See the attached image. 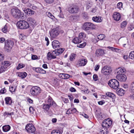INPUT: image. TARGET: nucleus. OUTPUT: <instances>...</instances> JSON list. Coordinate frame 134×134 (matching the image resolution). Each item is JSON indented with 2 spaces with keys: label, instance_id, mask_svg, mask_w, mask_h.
Listing matches in <instances>:
<instances>
[{
  "label": "nucleus",
  "instance_id": "nucleus-1",
  "mask_svg": "<svg viewBox=\"0 0 134 134\" xmlns=\"http://www.w3.org/2000/svg\"><path fill=\"white\" fill-rule=\"evenodd\" d=\"M112 123V120L109 118L104 120L102 123V128L101 129V132L107 134L111 126Z\"/></svg>",
  "mask_w": 134,
  "mask_h": 134
},
{
  "label": "nucleus",
  "instance_id": "nucleus-2",
  "mask_svg": "<svg viewBox=\"0 0 134 134\" xmlns=\"http://www.w3.org/2000/svg\"><path fill=\"white\" fill-rule=\"evenodd\" d=\"M11 14L13 17L17 19L21 18L24 17V13L21 12L20 10L17 8L12 9L11 10Z\"/></svg>",
  "mask_w": 134,
  "mask_h": 134
},
{
  "label": "nucleus",
  "instance_id": "nucleus-3",
  "mask_svg": "<svg viewBox=\"0 0 134 134\" xmlns=\"http://www.w3.org/2000/svg\"><path fill=\"white\" fill-rule=\"evenodd\" d=\"M16 26L18 28L22 29H26L29 27V23L24 20L18 21L17 23Z\"/></svg>",
  "mask_w": 134,
  "mask_h": 134
},
{
  "label": "nucleus",
  "instance_id": "nucleus-4",
  "mask_svg": "<svg viewBox=\"0 0 134 134\" xmlns=\"http://www.w3.org/2000/svg\"><path fill=\"white\" fill-rule=\"evenodd\" d=\"M41 93V88L37 86H33L30 90V93L33 96H36Z\"/></svg>",
  "mask_w": 134,
  "mask_h": 134
},
{
  "label": "nucleus",
  "instance_id": "nucleus-5",
  "mask_svg": "<svg viewBox=\"0 0 134 134\" xmlns=\"http://www.w3.org/2000/svg\"><path fill=\"white\" fill-rule=\"evenodd\" d=\"M60 33L59 30L57 28L51 29L49 32V34L51 39L55 38Z\"/></svg>",
  "mask_w": 134,
  "mask_h": 134
},
{
  "label": "nucleus",
  "instance_id": "nucleus-6",
  "mask_svg": "<svg viewBox=\"0 0 134 134\" xmlns=\"http://www.w3.org/2000/svg\"><path fill=\"white\" fill-rule=\"evenodd\" d=\"M0 65V72H3L6 71L8 67L11 65L10 62L9 61H5L2 62Z\"/></svg>",
  "mask_w": 134,
  "mask_h": 134
},
{
  "label": "nucleus",
  "instance_id": "nucleus-7",
  "mask_svg": "<svg viewBox=\"0 0 134 134\" xmlns=\"http://www.w3.org/2000/svg\"><path fill=\"white\" fill-rule=\"evenodd\" d=\"M109 85L114 89L118 88L119 86V82L116 79H112L110 80L108 83Z\"/></svg>",
  "mask_w": 134,
  "mask_h": 134
},
{
  "label": "nucleus",
  "instance_id": "nucleus-8",
  "mask_svg": "<svg viewBox=\"0 0 134 134\" xmlns=\"http://www.w3.org/2000/svg\"><path fill=\"white\" fill-rule=\"evenodd\" d=\"M14 44L13 41L10 40H8L5 43L4 49L6 51L9 52L12 48Z\"/></svg>",
  "mask_w": 134,
  "mask_h": 134
},
{
  "label": "nucleus",
  "instance_id": "nucleus-9",
  "mask_svg": "<svg viewBox=\"0 0 134 134\" xmlns=\"http://www.w3.org/2000/svg\"><path fill=\"white\" fill-rule=\"evenodd\" d=\"M79 11L78 7L75 4L71 5L68 8V11L71 13H77L79 12Z\"/></svg>",
  "mask_w": 134,
  "mask_h": 134
},
{
  "label": "nucleus",
  "instance_id": "nucleus-10",
  "mask_svg": "<svg viewBox=\"0 0 134 134\" xmlns=\"http://www.w3.org/2000/svg\"><path fill=\"white\" fill-rule=\"evenodd\" d=\"M83 27L84 30H88L94 29L95 28V26L91 23L86 22L84 24Z\"/></svg>",
  "mask_w": 134,
  "mask_h": 134
},
{
  "label": "nucleus",
  "instance_id": "nucleus-11",
  "mask_svg": "<svg viewBox=\"0 0 134 134\" xmlns=\"http://www.w3.org/2000/svg\"><path fill=\"white\" fill-rule=\"evenodd\" d=\"M111 67L109 66H106L102 68L101 72L104 75H108L111 73Z\"/></svg>",
  "mask_w": 134,
  "mask_h": 134
},
{
  "label": "nucleus",
  "instance_id": "nucleus-12",
  "mask_svg": "<svg viewBox=\"0 0 134 134\" xmlns=\"http://www.w3.org/2000/svg\"><path fill=\"white\" fill-rule=\"evenodd\" d=\"M25 129L28 132L34 133L35 131V128L32 124H28L26 126Z\"/></svg>",
  "mask_w": 134,
  "mask_h": 134
},
{
  "label": "nucleus",
  "instance_id": "nucleus-13",
  "mask_svg": "<svg viewBox=\"0 0 134 134\" xmlns=\"http://www.w3.org/2000/svg\"><path fill=\"white\" fill-rule=\"evenodd\" d=\"M56 54L54 51L52 52H48L47 54V58L48 60L54 59L56 58Z\"/></svg>",
  "mask_w": 134,
  "mask_h": 134
},
{
  "label": "nucleus",
  "instance_id": "nucleus-14",
  "mask_svg": "<svg viewBox=\"0 0 134 134\" xmlns=\"http://www.w3.org/2000/svg\"><path fill=\"white\" fill-rule=\"evenodd\" d=\"M87 62V60L85 58H80L79 59L77 63L80 66H84L86 65Z\"/></svg>",
  "mask_w": 134,
  "mask_h": 134
},
{
  "label": "nucleus",
  "instance_id": "nucleus-15",
  "mask_svg": "<svg viewBox=\"0 0 134 134\" xmlns=\"http://www.w3.org/2000/svg\"><path fill=\"white\" fill-rule=\"evenodd\" d=\"M130 88L131 93L130 97L131 99H134V81L131 83Z\"/></svg>",
  "mask_w": 134,
  "mask_h": 134
},
{
  "label": "nucleus",
  "instance_id": "nucleus-16",
  "mask_svg": "<svg viewBox=\"0 0 134 134\" xmlns=\"http://www.w3.org/2000/svg\"><path fill=\"white\" fill-rule=\"evenodd\" d=\"M116 77L117 79L123 82L125 81L127 78L126 75L124 74L117 75Z\"/></svg>",
  "mask_w": 134,
  "mask_h": 134
},
{
  "label": "nucleus",
  "instance_id": "nucleus-17",
  "mask_svg": "<svg viewBox=\"0 0 134 134\" xmlns=\"http://www.w3.org/2000/svg\"><path fill=\"white\" fill-rule=\"evenodd\" d=\"M96 56L98 57L102 56L105 54L104 50L100 49H97L95 52Z\"/></svg>",
  "mask_w": 134,
  "mask_h": 134
},
{
  "label": "nucleus",
  "instance_id": "nucleus-18",
  "mask_svg": "<svg viewBox=\"0 0 134 134\" xmlns=\"http://www.w3.org/2000/svg\"><path fill=\"white\" fill-rule=\"evenodd\" d=\"M52 45L54 49L58 48L60 47V44L59 41L55 40L52 42Z\"/></svg>",
  "mask_w": 134,
  "mask_h": 134
},
{
  "label": "nucleus",
  "instance_id": "nucleus-19",
  "mask_svg": "<svg viewBox=\"0 0 134 134\" xmlns=\"http://www.w3.org/2000/svg\"><path fill=\"white\" fill-rule=\"evenodd\" d=\"M113 18L115 20L118 21L120 20L121 16L119 13L114 12L113 15Z\"/></svg>",
  "mask_w": 134,
  "mask_h": 134
},
{
  "label": "nucleus",
  "instance_id": "nucleus-20",
  "mask_svg": "<svg viewBox=\"0 0 134 134\" xmlns=\"http://www.w3.org/2000/svg\"><path fill=\"white\" fill-rule=\"evenodd\" d=\"M23 10L26 14L29 15L31 16L34 14L35 13V12L34 11L30 9L25 8L24 9H23Z\"/></svg>",
  "mask_w": 134,
  "mask_h": 134
},
{
  "label": "nucleus",
  "instance_id": "nucleus-21",
  "mask_svg": "<svg viewBox=\"0 0 134 134\" xmlns=\"http://www.w3.org/2000/svg\"><path fill=\"white\" fill-rule=\"evenodd\" d=\"M125 71V69L123 67L119 68L116 70L118 75L122 74Z\"/></svg>",
  "mask_w": 134,
  "mask_h": 134
},
{
  "label": "nucleus",
  "instance_id": "nucleus-22",
  "mask_svg": "<svg viewBox=\"0 0 134 134\" xmlns=\"http://www.w3.org/2000/svg\"><path fill=\"white\" fill-rule=\"evenodd\" d=\"M93 21L97 23H100L102 21V18L100 16L93 17L92 19Z\"/></svg>",
  "mask_w": 134,
  "mask_h": 134
},
{
  "label": "nucleus",
  "instance_id": "nucleus-23",
  "mask_svg": "<svg viewBox=\"0 0 134 134\" xmlns=\"http://www.w3.org/2000/svg\"><path fill=\"white\" fill-rule=\"evenodd\" d=\"M125 92V91L122 88H118L116 91V93L117 94L120 96H123Z\"/></svg>",
  "mask_w": 134,
  "mask_h": 134
},
{
  "label": "nucleus",
  "instance_id": "nucleus-24",
  "mask_svg": "<svg viewBox=\"0 0 134 134\" xmlns=\"http://www.w3.org/2000/svg\"><path fill=\"white\" fill-rule=\"evenodd\" d=\"M9 30V25L7 24H6L4 27L2 29V31L4 33H6L7 32H8Z\"/></svg>",
  "mask_w": 134,
  "mask_h": 134
},
{
  "label": "nucleus",
  "instance_id": "nucleus-25",
  "mask_svg": "<svg viewBox=\"0 0 134 134\" xmlns=\"http://www.w3.org/2000/svg\"><path fill=\"white\" fill-rule=\"evenodd\" d=\"M27 21L29 22L30 25H34L35 24V21L34 19L32 18H29L27 19Z\"/></svg>",
  "mask_w": 134,
  "mask_h": 134
},
{
  "label": "nucleus",
  "instance_id": "nucleus-26",
  "mask_svg": "<svg viewBox=\"0 0 134 134\" xmlns=\"http://www.w3.org/2000/svg\"><path fill=\"white\" fill-rule=\"evenodd\" d=\"M5 103L8 105H10L12 103V100L11 97H7L5 99Z\"/></svg>",
  "mask_w": 134,
  "mask_h": 134
},
{
  "label": "nucleus",
  "instance_id": "nucleus-27",
  "mask_svg": "<svg viewBox=\"0 0 134 134\" xmlns=\"http://www.w3.org/2000/svg\"><path fill=\"white\" fill-rule=\"evenodd\" d=\"M107 48L111 50L113 52H115L117 53H118L121 51L120 49L115 48L110 46L108 47Z\"/></svg>",
  "mask_w": 134,
  "mask_h": 134
},
{
  "label": "nucleus",
  "instance_id": "nucleus-28",
  "mask_svg": "<svg viewBox=\"0 0 134 134\" xmlns=\"http://www.w3.org/2000/svg\"><path fill=\"white\" fill-rule=\"evenodd\" d=\"M64 50V48H60L57 49V50H55L54 51L55 52H56V54L57 56L59 54H61Z\"/></svg>",
  "mask_w": 134,
  "mask_h": 134
},
{
  "label": "nucleus",
  "instance_id": "nucleus-29",
  "mask_svg": "<svg viewBox=\"0 0 134 134\" xmlns=\"http://www.w3.org/2000/svg\"><path fill=\"white\" fill-rule=\"evenodd\" d=\"M72 42L75 44H78L81 43L82 42V41L79 37H76L75 38L72 40Z\"/></svg>",
  "mask_w": 134,
  "mask_h": 134
},
{
  "label": "nucleus",
  "instance_id": "nucleus-30",
  "mask_svg": "<svg viewBox=\"0 0 134 134\" xmlns=\"http://www.w3.org/2000/svg\"><path fill=\"white\" fill-rule=\"evenodd\" d=\"M106 94L107 96L112 98L113 99H114L116 98L115 94L112 93L107 92L106 93Z\"/></svg>",
  "mask_w": 134,
  "mask_h": 134
},
{
  "label": "nucleus",
  "instance_id": "nucleus-31",
  "mask_svg": "<svg viewBox=\"0 0 134 134\" xmlns=\"http://www.w3.org/2000/svg\"><path fill=\"white\" fill-rule=\"evenodd\" d=\"M116 8L120 10H122L123 9V4L121 2H119L117 4Z\"/></svg>",
  "mask_w": 134,
  "mask_h": 134
},
{
  "label": "nucleus",
  "instance_id": "nucleus-32",
  "mask_svg": "<svg viewBox=\"0 0 134 134\" xmlns=\"http://www.w3.org/2000/svg\"><path fill=\"white\" fill-rule=\"evenodd\" d=\"M96 116L97 118L99 120H102L103 118V114L100 112L97 113Z\"/></svg>",
  "mask_w": 134,
  "mask_h": 134
},
{
  "label": "nucleus",
  "instance_id": "nucleus-33",
  "mask_svg": "<svg viewBox=\"0 0 134 134\" xmlns=\"http://www.w3.org/2000/svg\"><path fill=\"white\" fill-rule=\"evenodd\" d=\"M3 131L5 132H7L10 129V127L9 125H5L2 127Z\"/></svg>",
  "mask_w": 134,
  "mask_h": 134
},
{
  "label": "nucleus",
  "instance_id": "nucleus-34",
  "mask_svg": "<svg viewBox=\"0 0 134 134\" xmlns=\"http://www.w3.org/2000/svg\"><path fill=\"white\" fill-rule=\"evenodd\" d=\"M27 75V74L26 72L19 73L18 76L22 79L25 78Z\"/></svg>",
  "mask_w": 134,
  "mask_h": 134
},
{
  "label": "nucleus",
  "instance_id": "nucleus-35",
  "mask_svg": "<svg viewBox=\"0 0 134 134\" xmlns=\"http://www.w3.org/2000/svg\"><path fill=\"white\" fill-rule=\"evenodd\" d=\"M79 38L80 39H81L82 41L85 39L86 37V34L84 33H80L79 34Z\"/></svg>",
  "mask_w": 134,
  "mask_h": 134
},
{
  "label": "nucleus",
  "instance_id": "nucleus-36",
  "mask_svg": "<svg viewBox=\"0 0 134 134\" xmlns=\"http://www.w3.org/2000/svg\"><path fill=\"white\" fill-rule=\"evenodd\" d=\"M62 131L59 130H53L51 134H62Z\"/></svg>",
  "mask_w": 134,
  "mask_h": 134
},
{
  "label": "nucleus",
  "instance_id": "nucleus-37",
  "mask_svg": "<svg viewBox=\"0 0 134 134\" xmlns=\"http://www.w3.org/2000/svg\"><path fill=\"white\" fill-rule=\"evenodd\" d=\"M51 105L48 104H44L43 109L46 111H48L50 108Z\"/></svg>",
  "mask_w": 134,
  "mask_h": 134
},
{
  "label": "nucleus",
  "instance_id": "nucleus-38",
  "mask_svg": "<svg viewBox=\"0 0 134 134\" xmlns=\"http://www.w3.org/2000/svg\"><path fill=\"white\" fill-rule=\"evenodd\" d=\"M92 3L90 1H88L86 3V9H88L90 8L92 5Z\"/></svg>",
  "mask_w": 134,
  "mask_h": 134
},
{
  "label": "nucleus",
  "instance_id": "nucleus-39",
  "mask_svg": "<svg viewBox=\"0 0 134 134\" xmlns=\"http://www.w3.org/2000/svg\"><path fill=\"white\" fill-rule=\"evenodd\" d=\"M46 14L48 17L53 20L55 18L54 16L50 13L48 12H47L46 13Z\"/></svg>",
  "mask_w": 134,
  "mask_h": 134
},
{
  "label": "nucleus",
  "instance_id": "nucleus-40",
  "mask_svg": "<svg viewBox=\"0 0 134 134\" xmlns=\"http://www.w3.org/2000/svg\"><path fill=\"white\" fill-rule=\"evenodd\" d=\"M105 37V35L103 34H100L97 36L98 40H97L96 42H97L99 40H102Z\"/></svg>",
  "mask_w": 134,
  "mask_h": 134
},
{
  "label": "nucleus",
  "instance_id": "nucleus-41",
  "mask_svg": "<svg viewBox=\"0 0 134 134\" xmlns=\"http://www.w3.org/2000/svg\"><path fill=\"white\" fill-rule=\"evenodd\" d=\"M127 24V22L126 21L123 22L121 25L120 27L122 29H124L126 27Z\"/></svg>",
  "mask_w": 134,
  "mask_h": 134
},
{
  "label": "nucleus",
  "instance_id": "nucleus-42",
  "mask_svg": "<svg viewBox=\"0 0 134 134\" xmlns=\"http://www.w3.org/2000/svg\"><path fill=\"white\" fill-rule=\"evenodd\" d=\"M48 104L51 105H52L53 104V100L51 97H49L48 98Z\"/></svg>",
  "mask_w": 134,
  "mask_h": 134
},
{
  "label": "nucleus",
  "instance_id": "nucleus-43",
  "mask_svg": "<svg viewBox=\"0 0 134 134\" xmlns=\"http://www.w3.org/2000/svg\"><path fill=\"white\" fill-rule=\"evenodd\" d=\"M61 75H62L61 76H62L63 75L64 77V79H68L71 76L68 74H60L59 76H60Z\"/></svg>",
  "mask_w": 134,
  "mask_h": 134
},
{
  "label": "nucleus",
  "instance_id": "nucleus-44",
  "mask_svg": "<svg viewBox=\"0 0 134 134\" xmlns=\"http://www.w3.org/2000/svg\"><path fill=\"white\" fill-rule=\"evenodd\" d=\"M16 87L15 86H10L9 88V91L12 93L14 92L15 91Z\"/></svg>",
  "mask_w": 134,
  "mask_h": 134
},
{
  "label": "nucleus",
  "instance_id": "nucleus-45",
  "mask_svg": "<svg viewBox=\"0 0 134 134\" xmlns=\"http://www.w3.org/2000/svg\"><path fill=\"white\" fill-rule=\"evenodd\" d=\"M76 55L74 54H71L70 56V60L71 61H72L75 59Z\"/></svg>",
  "mask_w": 134,
  "mask_h": 134
},
{
  "label": "nucleus",
  "instance_id": "nucleus-46",
  "mask_svg": "<svg viewBox=\"0 0 134 134\" xmlns=\"http://www.w3.org/2000/svg\"><path fill=\"white\" fill-rule=\"evenodd\" d=\"M25 66V65L24 64H19L17 67L16 69L17 70H19L20 69H21L24 67Z\"/></svg>",
  "mask_w": 134,
  "mask_h": 134
},
{
  "label": "nucleus",
  "instance_id": "nucleus-47",
  "mask_svg": "<svg viewBox=\"0 0 134 134\" xmlns=\"http://www.w3.org/2000/svg\"><path fill=\"white\" fill-rule=\"evenodd\" d=\"M129 58L131 59L134 58V51L131 52L129 54Z\"/></svg>",
  "mask_w": 134,
  "mask_h": 134
},
{
  "label": "nucleus",
  "instance_id": "nucleus-48",
  "mask_svg": "<svg viewBox=\"0 0 134 134\" xmlns=\"http://www.w3.org/2000/svg\"><path fill=\"white\" fill-rule=\"evenodd\" d=\"M19 38L20 39L22 40H24L26 38V36L23 34H21L19 35Z\"/></svg>",
  "mask_w": 134,
  "mask_h": 134
},
{
  "label": "nucleus",
  "instance_id": "nucleus-49",
  "mask_svg": "<svg viewBox=\"0 0 134 134\" xmlns=\"http://www.w3.org/2000/svg\"><path fill=\"white\" fill-rule=\"evenodd\" d=\"M134 28V26L133 24H130L127 27L128 30L129 31L132 30Z\"/></svg>",
  "mask_w": 134,
  "mask_h": 134
},
{
  "label": "nucleus",
  "instance_id": "nucleus-50",
  "mask_svg": "<svg viewBox=\"0 0 134 134\" xmlns=\"http://www.w3.org/2000/svg\"><path fill=\"white\" fill-rule=\"evenodd\" d=\"M54 0H44L45 2L48 4H51L53 3Z\"/></svg>",
  "mask_w": 134,
  "mask_h": 134
},
{
  "label": "nucleus",
  "instance_id": "nucleus-51",
  "mask_svg": "<svg viewBox=\"0 0 134 134\" xmlns=\"http://www.w3.org/2000/svg\"><path fill=\"white\" fill-rule=\"evenodd\" d=\"M13 114V113H8L7 112H5L4 114V116H6L7 115H11Z\"/></svg>",
  "mask_w": 134,
  "mask_h": 134
},
{
  "label": "nucleus",
  "instance_id": "nucleus-52",
  "mask_svg": "<svg viewBox=\"0 0 134 134\" xmlns=\"http://www.w3.org/2000/svg\"><path fill=\"white\" fill-rule=\"evenodd\" d=\"M6 92L7 90L5 88H2L1 90H0V92H1V94H2L5 93Z\"/></svg>",
  "mask_w": 134,
  "mask_h": 134
},
{
  "label": "nucleus",
  "instance_id": "nucleus-53",
  "mask_svg": "<svg viewBox=\"0 0 134 134\" xmlns=\"http://www.w3.org/2000/svg\"><path fill=\"white\" fill-rule=\"evenodd\" d=\"M86 44L85 42H84L82 44H81L79 45L78 47L80 48H83L85 46Z\"/></svg>",
  "mask_w": 134,
  "mask_h": 134
},
{
  "label": "nucleus",
  "instance_id": "nucleus-54",
  "mask_svg": "<svg viewBox=\"0 0 134 134\" xmlns=\"http://www.w3.org/2000/svg\"><path fill=\"white\" fill-rule=\"evenodd\" d=\"M4 58V54L2 53H0V62L3 60Z\"/></svg>",
  "mask_w": 134,
  "mask_h": 134
},
{
  "label": "nucleus",
  "instance_id": "nucleus-55",
  "mask_svg": "<svg viewBox=\"0 0 134 134\" xmlns=\"http://www.w3.org/2000/svg\"><path fill=\"white\" fill-rule=\"evenodd\" d=\"M45 40L47 41L46 45L48 46L49 44V42L48 38L47 37H45Z\"/></svg>",
  "mask_w": 134,
  "mask_h": 134
},
{
  "label": "nucleus",
  "instance_id": "nucleus-56",
  "mask_svg": "<svg viewBox=\"0 0 134 134\" xmlns=\"http://www.w3.org/2000/svg\"><path fill=\"white\" fill-rule=\"evenodd\" d=\"M29 111L30 113L32 114L34 113V109L32 107H30L29 108Z\"/></svg>",
  "mask_w": 134,
  "mask_h": 134
},
{
  "label": "nucleus",
  "instance_id": "nucleus-57",
  "mask_svg": "<svg viewBox=\"0 0 134 134\" xmlns=\"http://www.w3.org/2000/svg\"><path fill=\"white\" fill-rule=\"evenodd\" d=\"M37 57L36 55H33L31 56V58L32 60H35L37 59Z\"/></svg>",
  "mask_w": 134,
  "mask_h": 134
},
{
  "label": "nucleus",
  "instance_id": "nucleus-58",
  "mask_svg": "<svg viewBox=\"0 0 134 134\" xmlns=\"http://www.w3.org/2000/svg\"><path fill=\"white\" fill-rule=\"evenodd\" d=\"M100 66L99 65H96L94 67V70L96 71H97L99 69Z\"/></svg>",
  "mask_w": 134,
  "mask_h": 134
},
{
  "label": "nucleus",
  "instance_id": "nucleus-59",
  "mask_svg": "<svg viewBox=\"0 0 134 134\" xmlns=\"http://www.w3.org/2000/svg\"><path fill=\"white\" fill-rule=\"evenodd\" d=\"M93 78L94 80L96 81L98 80V77L97 75L96 74H94L93 76Z\"/></svg>",
  "mask_w": 134,
  "mask_h": 134
},
{
  "label": "nucleus",
  "instance_id": "nucleus-60",
  "mask_svg": "<svg viewBox=\"0 0 134 134\" xmlns=\"http://www.w3.org/2000/svg\"><path fill=\"white\" fill-rule=\"evenodd\" d=\"M105 103V102L104 100H102L101 101L98 102V104L99 105H102Z\"/></svg>",
  "mask_w": 134,
  "mask_h": 134
},
{
  "label": "nucleus",
  "instance_id": "nucleus-61",
  "mask_svg": "<svg viewBox=\"0 0 134 134\" xmlns=\"http://www.w3.org/2000/svg\"><path fill=\"white\" fill-rule=\"evenodd\" d=\"M70 110L71 112V113H75L77 111L76 109L75 108H74L72 109H70Z\"/></svg>",
  "mask_w": 134,
  "mask_h": 134
},
{
  "label": "nucleus",
  "instance_id": "nucleus-62",
  "mask_svg": "<svg viewBox=\"0 0 134 134\" xmlns=\"http://www.w3.org/2000/svg\"><path fill=\"white\" fill-rule=\"evenodd\" d=\"M70 90L71 92H74L76 91L75 89L73 87H71L70 89Z\"/></svg>",
  "mask_w": 134,
  "mask_h": 134
},
{
  "label": "nucleus",
  "instance_id": "nucleus-63",
  "mask_svg": "<svg viewBox=\"0 0 134 134\" xmlns=\"http://www.w3.org/2000/svg\"><path fill=\"white\" fill-rule=\"evenodd\" d=\"M40 73L43 74H45L46 73V71L45 70L41 68Z\"/></svg>",
  "mask_w": 134,
  "mask_h": 134
},
{
  "label": "nucleus",
  "instance_id": "nucleus-64",
  "mask_svg": "<svg viewBox=\"0 0 134 134\" xmlns=\"http://www.w3.org/2000/svg\"><path fill=\"white\" fill-rule=\"evenodd\" d=\"M5 39L3 37H1L0 38V41H1V43H3V42H5Z\"/></svg>",
  "mask_w": 134,
  "mask_h": 134
}]
</instances>
